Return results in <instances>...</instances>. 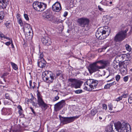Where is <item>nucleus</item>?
I'll return each instance as SVG.
<instances>
[{"mask_svg": "<svg viewBox=\"0 0 132 132\" xmlns=\"http://www.w3.org/2000/svg\"><path fill=\"white\" fill-rule=\"evenodd\" d=\"M110 31V29L107 26L100 27L96 32L95 36L97 38L103 39L109 35Z\"/></svg>", "mask_w": 132, "mask_h": 132, "instance_id": "nucleus-1", "label": "nucleus"}, {"mask_svg": "<svg viewBox=\"0 0 132 132\" xmlns=\"http://www.w3.org/2000/svg\"><path fill=\"white\" fill-rule=\"evenodd\" d=\"M115 128L118 132H131V128L128 123L123 122L121 123L118 121L114 124Z\"/></svg>", "mask_w": 132, "mask_h": 132, "instance_id": "nucleus-2", "label": "nucleus"}, {"mask_svg": "<svg viewBox=\"0 0 132 132\" xmlns=\"http://www.w3.org/2000/svg\"><path fill=\"white\" fill-rule=\"evenodd\" d=\"M42 77L43 80L48 83H52L56 77L54 74L51 71H45L42 74Z\"/></svg>", "mask_w": 132, "mask_h": 132, "instance_id": "nucleus-3", "label": "nucleus"}, {"mask_svg": "<svg viewBox=\"0 0 132 132\" xmlns=\"http://www.w3.org/2000/svg\"><path fill=\"white\" fill-rule=\"evenodd\" d=\"M77 22L79 26L81 27L85 28L86 30H88L89 29V20L88 19L85 18H78L77 20Z\"/></svg>", "mask_w": 132, "mask_h": 132, "instance_id": "nucleus-4", "label": "nucleus"}, {"mask_svg": "<svg viewBox=\"0 0 132 132\" xmlns=\"http://www.w3.org/2000/svg\"><path fill=\"white\" fill-rule=\"evenodd\" d=\"M68 81L70 82V86L71 88L76 89L80 88L83 82L82 81L73 78H70Z\"/></svg>", "mask_w": 132, "mask_h": 132, "instance_id": "nucleus-5", "label": "nucleus"}, {"mask_svg": "<svg viewBox=\"0 0 132 132\" xmlns=\"http://www.w3.org/2000/svg\"><path fill=\"white\" fill-rule=\"evenodd\" d=\"M45 14V15L44 16V18L45 20L51 21L55 24H58L60 23L59 20L58 18L52 16L47 12H46Z\"/></svg>", "mask_w": 132, "mask_h": 132, "instance_id": "nucleus-6", "label": "nucleus"}, {"mask_svg": "<svg viewBox=\"0 0 132 132\" xmlns=\"http://www.w3.org/2000/svg\"><path fill=\"white\" fill-rule=\"evenodd\" d=\"M128 29H126L124 31H122L119 32L115 36L114 40L116 42L122 40L126 37V33L128 31Z\"/></svg>", "mask_w": 132, "mask_h": 132, "instance_id": "nucleus-7", "label": "nucleus"}, {"mask_svg": "<svg viewBox=\"0 0 132 132\" xmlns=\"http://www.w3.org/2000/svg\"><path fill=\"white\" fill-rule=\"evenodd\" d=\"M79 116H76L70 117H63L60 115L59 116L60 119L62 123L65 124L73 122L76 119L78 118Z\"/></svg>", "mask_w": 132, "mask_h": 132, "instance_id": "nucleus-8", "label": "nucleus"}, {"mask_svg": "<svg viewBox=\"0 0 132 132\" xmlns=\"http://www.w3.org/2000/svg\"><path fill=\"white\" fill-rule=\"evenodd\" d=\"M97 61L90 64L88 67V69L90 74L99 71L100 69H102L103 68L98 66Z\"/></svg>", "mask_w": 132, "mask_h": 132, "instance_id": "nucleus-9", "label": "nucleus"}, {"mask_svg": "<svg viewBox=\"0 0 132 132\" xmlns=\"http://www.w3.org/2000/svg\"><path fill=\"white\" fill-rule=\"evenodd\" d=\"M97 81L93 79H89L87 80V81L85 82L84 85L85 84L89 86V87L92 89V90L96 89L98 84Z\"/></svg>", "mask_w": 132, "mask_h": 132, "instance_id": "nucleus-10", "label": "nucleus"}, {"mask_svg": "<svg viewBox=\"0 0 132 132\" xmlns=\"http://www.w3.org/2000/svg\"><path fill=\"white\" fill-rule=\"evenodd\" d=\"M37 98L38 104L40 106H42L43 107H47L49 106L46 104L42 98V96L40 92L38 91L37 94Z\"/></svg>", "mask_w": 132, "mask_h": 132, "instance_id": "nucleus-11", "label": "nucleus"}, {"mask_svg": "<svg viewBox=\"0 0 132 132\" xmlns=\"http://www.w3.org/2000/svg\"><path fill=\"white\" fill-rule=\"evenodd\" d=\"M96 108H94L91 111L90 113L87 114L85 116V119L89 121V118L92 119L93 117L97 112Z\"/></svg>", "mask_w": 132, "mask_h": 132, "instance_id": "nucleus-12", "label": "nucleus"}, {"mask_svg": "<svg viewBox=\"0 0 132 132\" xmlns=\"http://www.w3.org/2000/svg\"><path fill=\"white\" fill-rule=\"evenodd\" d=\"M52 9L53 11L59 12L61 9V5L59 2H56L53 5Z\"/></svg>", "mask_w": 132, "mask_h": 132, "instance_id": "nucleus-13", "label": "nucleus"}, {"mask_svg": "<svg viewBox=\"0 0 132 132\" xmlns=\"http://www.w3.org/2000/svg\"><path fill=\"white\" fill-rule=\"evenodd\" d=\"M42 41L43 44L47 46L50 45L51 43V39L48 36H45L42 38Z\"/></svg>", "mask_w": 132, "mask_h": 132, "instance_id": "nucleus-14", "label": "nucleus"}, {"mask_svg": "<svg viewBox=\"0 0 132 132\" xmlns=\"http://www.w3.org/2000/svg\"><path fill=\"white\" fill-rule=\"evenodd\" d=\"M127 57V55L125 54L117 55L116 59L119 62H124L126 60V58Z\"/></svg>", "mask_w": 132, "mask_h": 132, "instance_id": "nucleus-15", "label": "nucleus"}, {"mask_svg": "<svg viewBox=\"0 0 132 132\" xmlns=\"http://www.w3.org/2000/svg\"><path fill=\"white\" fill-rule=\"evenodd\" d=\"M9 3L8 0H0V9H5Z\"/></svg>", "mask_w": 132, "mask_h": 132, "instance_id": "nucleus-16", "label": "nucleus"}, {"mask_svg": "<svg viewBox=\"0 0 132 132\" xmlns=\"http://www.w3.org/2000/svg\"><path fill=\"white\" fill-rule=\"evenodd\" d=\"M46 62L44 59L38 60V65L40 68H44L46 65Z\"/></svg>", "mask_w": 132, "mask_h": 132, "instance_id": "nucleus-17", "label": "nucleus"}, {"mask_svg": "<svg viewBox=\"0 0 132 132\" xmlns=\"http://www.w3.org/2000/svg\"><path fill=\"white\" fill-rule=\"evenodd\" d=\"M97 62L100 63L101 64H103V65L101 67L103 68L102 69L104 68L106 66H107L109 65V61L107 60H102L97 61Z\"/></svg>", "mask_w": 132, "mask_h": 132, "instance_id": "nucleus-18", "label": "nucleus"}, {"mask_svg": "<svg viewBox=\"0 0 132 132\" xmlns=\"http://www.w3.org/2000/svg\"><path fill=\"white\" fill-rule=\"evenodd\" d=\"M40 2L38 1L34 2L32 4V6L34 9L35 10L39 11V4Z\"/></svg>", "mask_w": 132, "mask_h": 132, "instance_id": "nucleus-19", "label": "nucleus"}, {"mask_svg": "<svg viewBox=\"0 0 132 132\" xmlns=\"http://www.w3.org/2000/svg\"><path fill=\"white\" fill-rule=\"evenodd\" d=\"M39 12H42L44 11L47 7V5L46 4L42 2H40L39 4Z\"/></svg>", "mask_w": 132, "mask_h": 132, "instance_id": "nucleus-20", "label": "nucleus"}, {"mask_svg": "<svg viewBox=\"0 0 132 132\" xmlns=\"http://www.w3.org/2000/svg\"><path fill=\"white\" fill-rule=\"evenodd\" d=\"M113 126L109 125L107 126L105 128L104 132H114L113 128Z\"/></svg>", "mask_w": 132, "mask_h": 132, "instance_id": "nucleus-21", "label": "nucleus"}, {"mask_svg": "<svg viewBox=\"0 0 132 132\" xmlns=\"http://www.w3.org/2000/svg\"><path fill=\"white\" fill-rule=\"evenodd\" d=\"M65 104V101L62 100L56 103L55 105L57 106V107H62L64 106Z\"/></svg>", "mask_w": 132, "mask_h": 132, "instance_id": "nucleus-22", "label": "nucleus"}, {"mask_svg": "<svg viewBox=\"0 0 132 132\" xmlns=\"http://www.w3.org/2000/svg\"><path fill=\"white\" fill-rule=\"evenodd\" d=\"M119 62H117L116 61L114 60L113 62L112 65L113 67L115 69H119Z\"/></svg>", "mask_w": 132, "mask_h": 132, "instance_id": "nucleus-23", "label": "nucleus"}, {"mask_svg": "<svg viewBox=\"0 0 132 132\" xmlns=\"http://www.w3.org/2000/svg\"><path fill=\"white\" fill-rule=\"evenodd\" d=\"M29 84L30 85V87L31 89H34L36 87V83L35 82H34L33 83V85H32V80H30L29 81Z\"/></svg>", "mask_w": 132, "mask_h": 132, "instance_id": "nucleus-24", "label": "nucleus"}, {"mask_svg": "<svg viewBox=\"0 0 132 132\" xmlns=\"http://www.w3.org/2000/svg\"><path fill=\"white\" fill-rule=\"evenodd\" d=\"M4 15V14L3 12H0V23L3 21Z\"/></svg>", "mask_w": 132, "mask_h": 132, "instance_id": "nucleus-25", "label": "nucleus"}, {"mask_svg": "<svg viewBox=\"0 0 132 132\" xmlns=\"http://www.w3.org/2000/svg\"><path fill=\"white\" fill-rule=\"evenodd\" d=\"M88 30H86L85 29V28H84L82 30H81L80 33L81 35H84L87 33Z\"/></svg>", "mask_w": 132, "mask_h": 132, "instance_id": "nucleus-26", "label": "nucleus"}, {"mask_svg": "<svg viewBox=\"0 0 132 132\" xmlns=\"http://www.w3.org/2000/svg\"><path fill=\"white\" fill-rule=\"evenodd\" d=\"M11 64L13 68L15 70H16L18 69V67L16 64L12 62H11Z\"/></svg>", "mask_w": 132, "mask_h": 132, "instance_id": "nucleus-27", "label": "nucleus"}, {"mask_svg": "<svg viewBox=\"0 0 132 132\" xmlns=\"http://www.w3.org/2000/svg\"><path fill=\"white\" fill-rule=\"evenodd\" d=\"M126 49L127 51H130L131 50V47L128 44H126L125 45Z\"/></svg>", "mask_w": 132, "mask_h": 132, "instance_id": "nucleus-28", "label": "nucleus"}, {"mask_svg": "<svg viewBox=\"0 0 132 132\" xmlns=\"http://www.w3.org/2000/svg\"><path fill=\"white\" fill-rule=\"evenodd\" d=\"M124 69H123L122 68L121 70V73L123 75H126L127 72V71L126 68H125V67H124Z\"/></svg>", "mask_w": 132, "mask_h": 132, "instance_id": "nucleus-29", "label": "nucleus"}, {"mask_svg": "<svg viewBox=\"0 0 132 132\" xmlns=\"http://www.w3.org/2000/svg\"><path fill=\"white\" fill-rule=\"evenodd\" d=\"M89 86L87 85V86H85L84 87V90L88 91H92V89H91V88L90 87L89 88Z\"/></svg>", "mask_w": 132, "mask_h": 132, "instance_id": "nucleus-30", "label": "nucleus"}, {"mask_svg": "<svg viewBox=\"0 0 132 132\" xmlns=\"http://www.w3.org/2000/svg\"><path fill=\"white\" fill-rule=\"evenodd\" d=\"M18 22L21 26H23V23L21 18L17 20Z\"/></svg>", "mask_w": 132, "mask_h": 132, "instance_id": "nucleus-31", "label": "nucleus"}, {"mask_svg": "<svg viewBox=\"0 0 132 132\" xmlns=\"http://www.w3.org/2000/svg\"><path fill=\"white\" fill-rule=\"evenodd\" d=\"M74 92L76 94H79L82 93L83 92V91L81 89H78L74 91Z\"/></svg>", "mask_w": 132, "mask_h": 132, "instance_id": "nucleus-32", "label": "nucleus"}, {"mask_svg": "<svg viewBox=\"0 0 132 132\" xmlns=\"http://www.w3.org/2000/svg\"><path fill=\"white\" fill-rule=\"evenodd\" d=\"M128 101L129 103H132V93L129 95L128 99Z\"/></svg>", "mask_w": 132, "mask_h": 132, "instance_id": "nucleus-33", "label": "nucleus"}, {"mask_svg": "<svg viewBox=\"0 0 132 132\" xmlns=\"http://www.w3.org/2000/svg\"><path fill=\"white\" fill-rule=\"evenodd\" d=\"M5 97L6 98L12 101V99L11 97L10 96L9 94L8 93L6 94L5 95Z\"/></svg>", "mask_w": 132, "mask_h": 132, "instance_id": "nucleus-34", "label": "nucleus"}, {"mask_svg": "<svg viewBox=\"0 0 132 132\" xmlns=\"http://www.w3.org/2000/svg\"><path fill=\"white\" fill-rule=\"evenodd\" d=\"M62 72L61 71H56V74L57 77H58L62 74Z\"/></svg>", "mask_w": 132, "mask_h": 132, "instance_id": "nucleus-35", "label": "nucleus"}, {"mask_svg": "<svg viewBox=\"0 0 132 132\" xmlns=\"http://www.w3.org/2000/svg\"><path fill=\"white\" fill-rule=\"evenodd\" d=\"M39 56V60H42V59H44L43 58L44 56L43 54V53H40Z\"/></svg>", "mask_w": 132, "mask_h": 132, "instance_id": "nucleus-36", "label": "nucleus"}, {"mask_svg": "<svg viewBox=\"0 0 132 132\" xmlns=\"http://www.w3.org/2000/svg\"><path fill=\"white\" fill-rule=\"evenodd\" d=\"M9 74V73L8 72H6L4 73L2 76L1 77L5 78H6V76L8 75Z\"/></svg>", "mask_w": 132, "mask_h": 132, "instance_id": "nucleus-37", "label": "nucleus"}, {"mask_svg": "<svg viewBox=\"0 0 132 132\" xmlns=\"http://www.w3.org/2000/svg\"><path fill=\"white\" fill-rule=\"evenodd\" d=\"M5 24L6 25V27L7 28H9L10 27L11 24L10 22H6L5 23Z\"/></svg>", "mask_w": 132, "mask_h": 132, "instance_id": "nucleus-38", "label": "nucleus"}, {"mask_svg": "<svg viewBox=\"0 0 132 132\" xmlns=\"http://www.w3.org/2000/svg\"><path fill=\"white\" fill-rule=\"evenodd\" d=\"M120 78V75H117L116 76V79L117 81H118Z\"/></svg>", "mask_w": 132, "mask_h": 132, "instance_id": "nucleus-39", "label": "nucleus"}, {"mask_svg": "<svg viewBox=\"0 0 132 132\" xmlns=\"http://www.w3.org/2000/svg\"><path fill=\"white\" fill-rule=\"evenodd\" d=\"M18 112L20 115L21 114L23 113V110L22 108H18Z\"/></svg>", "mask_w": 132, "mask_h": 132, "instance_id": "nucleus-40", "label": "nucleus"}, {"mask_svg": "<svg viewBox=\"0 0 132 132\" xmlns=\"http://www.w3.org/2000/svg\"><path fill=\"white\" fill-rule=\"evenodd\" d=\"M129 79V77L128 76H126L125 77H124L123 78V79L124 81L125 82H126Z\"/></svg>", "mask_w": 132, "mask_h": 132, "instance_id": "nucleus-41", "label": "nucleus"}, {"mask_svg": "<svg viewBox=\"0 0 132 132\" xmlns=\"http://www.w3.org/2000/svg\"><path fill=\"white\" fill-rule=\"evenodd\" d=\"M24 18L27 20H29V18L28 15L27 14H24Z\"/></svg>", "mask_w": 132, "mask_h": 132, "instance_id": "nucleus-42", "label": "nucleus"}, {"mask_svg": "<svg viewBox=\"0 0 132 132\" xmlns=\"http://www.w3.org/2000/svg\"><path fill=\"white\" fill-rule=\"evenodd\" d=\"M4 37V35L2 32H0V39L2 40Z\"/></svg>", "mask_w": 132, "mask_h": 132, "instance_id": "nucleus-43", "label": "nucleus"}, {"mask_svg": "<svg viewBox=\"0 0 132 132\" xmlns=\"http://www.w3.org/2000/svg\"><path fill=\"white\" fill-rule=\"evenodd\" d=\"M122 97L120 96L116 98V101L117 102L119 101H120L122 100Z\"/></svg>", "mask_w": 132, "mask_h": 132, "instance_id": "nucleus-44", "label": "nucleus"}, {"mask_svg": "<svg viewBox=\"0 0 132 132\" xmlns=\"http://www.w3.org/2000/svg\"><path fill=\"white\" fill-rule=\"evenodd\" d=\"M110 87L108 84H107L104 86V88L105 89H108Z\"/></svg>", "mask_w": 132, "mask_h": 132, "instance_id": "nucleus-45", "label": "nucleus"}, {"mask_svg": "<svg viewBox=\"0 0 132 132\" xmlns=\"http://www.w3.org/2000/svg\"><path fill=\"white\" fill-rule=\"evenodd\" d=\"M116 84V83L115 81H113L112 83H110L108 84L110 87L111 86L113 85H114Z\"/></svg>", "mask_w": 132, "mask_h": 132, "instance_id": "nucleus-46", "label": "nucleus"}, {"mask_svg": "<svg viewBox=\"0 0 132 132\" xmlns=\"http://www.w3.org/2000/svg\"><path fill=\"white\" fill-rule=\"evenodd\" d=\"M59 98V96H55L54 98L53 99V101H55L58 100Z\"/></svg>", "mask_w": 132, "mask_h": 132, "instance_id": "nucleus-47", "label": "nucleus"}, {"mask_svg": "<svg viewBox=\"0 0 132 132\" xmlns=\"http://www.w3.org/2000/svg\"><path fill=\"white\" fill-rule=\"evenodd\" d=\"M98 9L99 10L102 11H103V9L100 6H98Z\"/></svg>", "mask_w": 132, "mask_h": 132, "instance_id": "nucleus-48", "label": "nucleus"}, {"mask_svg": "<svg viewBox=\"0 0 132 132\" xmlns=\"http://www.w3.org/2000/svg\"><path fill=\"white\" fill-rule=\"evenodd\" d=\"M128 94H123L122 96H121L122 97H122H123L124 98H126L128 96Z\"/></svg>", "mask_w": 132, "mask_h": 132, "instance_id": "nucleus-49", "label": "nucleus"}, {"mask_svg": "<svg viewBox=\"0 0 132 132\" xmlns=\"http://www.w3.org/2000/svg\"><path fill=\"white\" fill-rule=\"evenodd\" d=\"M11 42H7L5 43V44L7 46L11 44Z\"/></svg>", "mask_w": 132, "mask_h": 132, "instance_id": "nucleus-50", "label": "nucleus"}, {"mask_svg": "<svg viewBox=\"0 0 132 132\" xmlns=\"http://www.w3.org/2000/svg\"><path fill=\"white\" fill-rule=\"evenodd\" d=\"M20 15L19 13L17 14L16 15V18H17V20L21 18H20Z\"/></svg>", "mask_w": 132, "mask_h": 132, "instance_id": "nucleus-51", "label": "nucleus"}, {"mask_svg": "<svg viewBox=\"0 0 132 132\" xmlns=\"http://www.w3.org/2000/svg\"><path fill=\"white\" fill-rule=\"evenodd\" d=\"M122 62H119V68L121 67L123 65V64Z\"/></svg>", "mask_w": 132, "mask_h": 132, "instance_id": "nucleus-52", "label": "nucleus"}, {"mask_svg": "<svg viewBox=\"0 0 132 132\" xmlns=\"http://www.w3.org/2000/svg\"><path fill=\"white\" fill-rule=\"evenodd\" d=\"M68 13L66 11L64 13V14H63V16L64 17H66L67 16V15H68Z\"/></svg>", "mask_w": 132, "mask_h": 132, "instance_id": "nucleus-53", "label": "nucleus"}, {"mask_svg": "<svg viewBox=\"0 0 132 132\" xmlns=\"http://www.w3.org/2000/svg\"><path fill=\"white\" fill-rule=\"evenodd\" d=\"M26 32L27 35H30V34L31 33V31H30V30L28 29L27 31Z\"/></svg>", "mask_w": 132, "mask_h": 132, "instance_id": "nucleus-54", "label": "nucleus"}, {"mask_svg": "<svg viewBox=\"0 0 132 132\" xmlns=\"http://www.w3.org/2000/svg\"><path fill=\"white\" fill-rule=\"evenodd\" d=\"M61 108H54V110L57 111L60 110Z\"/></svg>", "mask_w": 132, "mask_h": 132, "instance_id": "nucleus-55", "label": "nucleus"}, {"mask_svg": "<svg viewBox=\"0 0 132 132\" xmlns=\"http://www.w3.org/2000/svg\"><path fill=\"white\" fill-rule=\"evenodd\" d=\"M3 38L4 39H8L9 40H10V41L11 40V39H11L7 37H6L4 35V37H3Z\"/></svg>", "mask_w": 132, "mask_h": 132, "instance_id": "nucleus-56", "label": "nucleus"}, {"mask_svg": "<svg viewBox=\"0 0 132 132\" xmlns=\"http://www.w3.org/2000/svg\"><path fill=\"white\" fill-rule=\"evenodd\" d=\"M11 45L12 46V48H14V46L13 45V42H12V39H11Z\"/></svg>", "mask_w": 132, "mask_h": 132, "instance_id": "nucleus-57", "label": "nucleus"}, {"mask_svg": "<svg viewBox=\"0 0 132 132\" xmlns=\"http://www.w3.org/2000/svg\"><path fill=\"white\" fill-rule=\"evenodd\" d=\"M26 122H24L22 123V125L24 127H27V125L26 124Z\"/></svg>", "mask_w": 132, "mask_h": 132, "instance_id": "nucleus-58", "label": "nucleus"}, {"mask_svg": "<svg viewBox=\"0 0 132 132\" xmlns=\"http://www.w3.org/2000/svg\"><path fill=\"white\" fill-rule=\"evenodd\" d=\"M107 48V46H104L102 47V50H103V51L104 50H105Z\"/></svg>", "mask_w": 132, "mask_h": 132, "instance_id": "nucleus-59", "label": "nucleus"}, {"mask_svg": "<svg viewBox=\"0 0 132 132\" xmlns=\"http://www.w3.org/2000/svg\"><path fill=\"white\" fill-rule=\"evenodd\" d=\"M114 80V78H111V79L108 80V81H107V82H109L111 81H112L113 80Z\"/></svg>", "mask_w": 132, "mask_h": 132, "instance_id": "nucleus-60", "label": "nucleus"}, {"mask_svg": "<svg viewBox=\"0 0 132 132\" xmlns=\"http://www.w3.org/2000/svg\"><path fill=\"white\" fill-rule=\"evenodd\" d=\"M10 132H18V130H12L10 131Z\"/></svg>", "mask_w": 132, "mask_h": 132, "instance_id": "nucleus-61", "label": "nucleus"}, {"mask_svg": "<svg viewBox=\"0 0 132 132\" xmlns=\"http://www.w3.org/2000/svg\"><path fill=\"white\" fill-rule=\"evenodd\" d=\"M26 1L28 3H30L32 1V0H26Z\"/></svg>", "mask_w": 132, "mask_h": 132, "instance_id": "nucleus-62", "label": "nucleus"}, {"mask_svg": "<svg viewBox=\"0 0 132 132\" xmlns=\"http://www.w3.org/2000/svg\"><path fill=\"white\" fill-rule=\"evenodd\" d=\"M5 110H6L5 108H3L2 109V111L3 112H4L5 111Z\"/></svg>", "mask_w": 132, "mask_h": 132, "instance_id": "nucleus-63", "label": "nucleus"}, {"mask_svg": "<svg viewBox=\"0 0 132 132\" xmlns=\"http://www.w3.org/2000/svg\"><path fill=\"white\" fill-rule=\"evenodd\" d=\"M31 109V110L32 111V112L35 114V112H34V110L32 108H30Z\"/></svg>", "mask_w": 132, "mask_h": 132, "instance_id": "nucleus-64", "label": "nucleus"}]
</instances>
